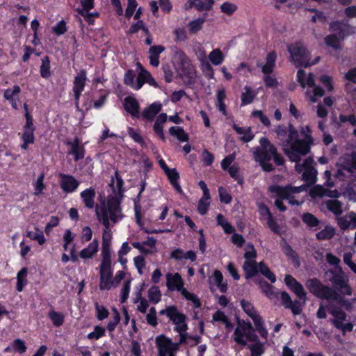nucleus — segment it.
<instances>
[{
    "label": "nucleus",
    "mask_w": 356,
    "mask_h": 356,
    "mask_svg": "<svg viewBox=\"0 0 356 356\" xmlns=\"http://www.w3.org/2000/svg\"><path fill=\"white\" fill-rule=\"evenodd\" d=\"M233 129L236 131V132L241 136V140L243 142L248 143L251 141L254 135L252 131V129L249 127H238L237 124H234L233 125Z\"/></svg>",
    "instance_id": "obj_34"
},
{
    "label": "nucleus",
    "mask_w": 356,
    "mask_h": 356,
    "mask_svg": "<svg viewBox=\"0 0 356 356\" xmlns=\"http://www.w3.org/2000/svg\"><path fill=\"white\" fill-rule=\"evenodd\" d=\"M330 29L337 33L332 34L325 38V43L337 49L339 47V41L349 33L350 27L346 24L338 22H333L330 24Z\"/></svg>",
    "instance_id": "obj_11"
},
{
    "label": "nucleus",
    "mask_w": 356,
    "mask_h": 356,
    "mask_svg": "<svg viewBox=\"0 0 356 356\" xmlns=\"http://www.w3.org/2000/svg\"><path fill=\"white\" fill-rule=\"evenodd\" d=\"M40 74L41 76L47 79L50 76V60L47 56H44L42 58V64L40 66Z\"/></svg>",
    "instance_id": "obj_51"
},
{
    "label": "nucleus",
    "mask_w": 356,
    "mask_h": 356,
    "mask_svg": "<svg viewBox=\"0 0 356 356\" xmlns=\"http://www.w3.org/2000/svg\"><path fill=\"white\" fill-rule=\"evenodd\" d=\"M81 197L84 205L88 209H93L95 207V191L92 188H88L83 191Z\"/></svg>",
    "instance_id": "obj_30"
},
{
    "label": "nucleus",
    "mask_w": 356,
    "mask_h": 356,
    "mask_svg": "<svg viewBox=\"0 0 356 356\" xmlns=\"http://www.w3.org/2000/svg\"><path fill=\"white\" fill-rule=\"evenodd\" d=\"M297 79L302 88L307 87L305 95L309 102L316 103L324 95L323 89L315 84L313 74L310 73L307 76L305 71L300 69L297 72Z\"/></svg>",
    "instance_id": "obj_5"
},
{
    "label": "nucleus",
    "mask_w": 356,
    "mask_h": 356,
    "mask_svg": "<svg viewBox=\"0 0 356 356\" xmlns=\"http://www.w3.org/2000/svg\"><path fill=\"white\" fill-rule=\"evenodd\" d=\"M190 3L199 10H207L212 7L213 0H190Z\"/></svg>",
    "instance_id": "obj_49"
},
{
    "label": "nucleus",
    "mask_w": 356,
    "mask_h": 356,
    "mask_svg": "<svg viewBox=\"0 0 356 356\" xmlns=\"http://www.w3.org/2000/svg\"><path fill=\"white\" fill-rule=\"evenodd\" d=\"M124 107L127 113L132 117L139 118V104L133 97L129 96L124 99Z\"/></svg>",
    "instance_id": "obj_25"
},
{
    "label": "nucleus",
    "mask_w": 356,
    "mask_h": 356,
    "mask_svg": "<svg viewBox=\"0 0 356 356\" xmlns=\"http://www.w3.org/2000/svg\"><path fill=\"white\" fill-rule=\"evenodd\" d=\"M209 206L210 196H202L198 202L197 211L200 214L204 215L207 213Z\"/></svg>",
    "instance_id": "obj_53"
},
{
    "label": "nucleus",
    "mask_w": 356,
    "mask_h": 356,
    "mask_svg": "<svg viewBox=\"0 0 356 356\" xmlns=\"http://www.w3.org/2000/svg\"><path fill=\"white\" fill-rule=\"evenodd\" d=\"M311 132L309 126L302 127L300 133L304 138L300 139L298 131L293 127H290L287 138L282 141L280 145L284 154L291 161H300L301 158L309 152L310 147L314 143Z\"/></svg>",
    "instance_id": "obj_1"
},
{
    "label": "nucleus",
    "mask_w": 356,
    "mask_h": 356,
    "mask_svg": "<svg viewBox=\"0 0 356 356\" xmlns=\"http://www.w3.org/2000/svg\"><path fill=\"white\" fill-rule=\"evenodd\" d=\"M252 321L254 323L255 330L259 332V334L263 339H266L268 336V332L265 327L264 321L263 318L260 316L257 318H254V319Z\"/></svg>",
    "instance_id": "obj_43"
},
{
    "label": "nucleus",
    "mask_w": 356,
    "mask_h": 356,
    "mask_svg": "<svg viewBox=\"0 0 356 356\" xmlns=\"http://www.w3.org/2000/svg\"><path fill=\"white\" fill-rule=\"evenodd\" d=\"M259 147L253 151L254 160L259 163L263 170L271 172L274 170L271 160L277 165H282L284 158L277 153L276 147L265 137L259 140Z\"/></svg>",
    "instance_id": "obj_2"
},
{
    "label": "nucleus",
    "mask_w": 356,
    "mask_h": 356,
    "mask_svg": "<svg viewBox=\"0 0 356 356\" xmlns=\"http://www.w3.org/2000/svg\"><path fill=\"white\" fill-rule=\"evenodd\" d=\"M336 165L337 170L335 176L339 179L356 172V150L341 156Z\"/></svg>",
    "instance_id": "obj_6"
},
{
    "label": "nucleus",
    "mask_w": 356,
    "mask_h": 356,
    "mask_svg": "<svg viewBox=\"0 0 356 356\" xmlns=\"http://www.w3.org/2000/svg\"><path fill=\"white\" fill-rule=\"evenodd\" d=\"M44 175L41 174L37 179L36 181L33 184L35 192V195H38L40 193H42V191L44 188Z\"/></svg>",
    "instance_id": "obj_64"
},
{
    "label": "nucleus",
    "mask_w": 356,
    "mask_h": 356,
    "mask_svg": "<svg viewBox=\"0 0 356 356\" xmlns=\"http://www.w3.org/2000/svg\"><path fill=\"white\" fill-rule=\"evenodd\" d=\"M243 90L244 91L241 95V106H245L252 103L257 94L256 91L248 86H245Z\"/></svg>",
    "instance_id": "obj_38"
},
{
    "label": "nucleus",
    "mask_w": 356,
    "mask_h": 356,
    "mask_svg": "<svg viewBox=\"0 0 356 356\" xmlns=\"http://www.w3.org/2000/svg\"><path fill=\"white\" fill-rule=\"evenodd\" d=\"M226 54H223L220 49L216 48L209 54L207 59L212 65L218 66L224 62Z\"/></svg>",
    "instance_id": "obj_33"
},
{
    "label": "nucleus",
    "mask_w": 356,
    "mask_h": 356,
    "mask_svg": "<svg viewBox=\"0 0 356 356\" xmlns=\"http://www.w3.org/2000/svg\"><path fill=\"white\" fill-rule=\"evenodd\" d=\"M306 286L312 293L321 299L338 300L337 294L334 290L330 287L323 285L316 279L309 280L306 282Z\"/></svg>",
    "instance_id": "obj_10"
},
{
    "label": "nucleus",
    "mask_w": 356,
    "mask_h": 356,
    "mask_svg": "<svg viewBox=\"0 0 356 356\" xmlns=\"http://www.w3.org/2000/svg\"><path fill=\"white\" fill-rule=\"evenodd\" d=\"M223 276L220 271L215 270L213 275L209 277L211 289L212 285H216L220 292L225 293L227 289L226 283L222 282Z\"/></svg>",
    "instance_id": "obj_29"
},
{
    "label": "nucleus",
    "mask_w": 356,
    "mask_h": 356,
    "mask_svg": "<svg viewBox=\"0 0 356 356\" xmlns=\"http://www.w3.org/2000/svg\"><path fill=\"white\" fill-rule=\"evenodd\" d=\"M139 30H143L146 34L149 33V30L142 20H138L136 23L133 24L129 30V33L133 34L137 33Z\"/></svg>",
    "instance_id": "obj_63"
},
{
    "label": "nucleus",
    "mask_w": 356,
    "mask_h": 356,
    "mask_svg": "<svg viewBox=\"0 0 356 356\" xmlns=\"http://www.w3.org/2000/svg\"><path fill=\"white\" fill-rule=\"evenodd\" d=\"M27 236L32 240L37 241L40 245L44 244L46 241L43 232L40 230L29 231L27 232Z\"/></svg>",
    "instance_id": "obj_55"
},
{
    "label": "nucleus",
    "mask_w": 356,
    "mask_h": 356,
    "mask_svg": "<svg viewBox=\"0 0 356 356\" xmlns=\"http://www.w3.org/2000/svg\"><path fill=\"white\" fill-rule=\"evenodd\" d=\"M257 337L253 332V327L250 321H239L234 333V341L242 346L248 341H254Z\"/></svg>",
    "instance_id": "obj_8"
},
{
    "label": "nucleus",
    "mask_w": 356,
    "mask_h": 356,
    "mask_svg": "<svg viewBox=\"0 0 356 356\" xmlns=\"http://www.w3.org/2000/svg\"><path fill=\"white\" fill-rule=\"evenodd\" d=\"M58 177L60 186L65 193H74L80 184V182L72 175L60 173Z\"/></svg>",
    "instance_id": "obj_19"
},
{
    "label": "nucleus",
    "mask_w": 356,
    "mask_h": 356,
    "mask_svg": "<svg viewBox=\"0 0 356 356\" xmlns=\"http://www.w3.org/2000/svg\"><path fill=\"white\" fill-rule=\"evenodd\" d=\"M334 234V229L331 226H326V227L318 232L316 236L318 239H328L332 238Z\"/></svg>",
    "instance_id": "obj_62"
},
{
    "label": "nucleus",
    "mask_w": 356,
    "mask_h": 356,
    "mask_svg": "<svg viewBox=\"0 0 356 356\" xmlns=\"http://www.w3.org/2000/svg\"><path fill=\"white\" fill-rule=\"evenodd\" d=\"M165 51V47L162 45H153L152 46L149 51V64L153 67H158L159 65L160 61L159 58L161 54H162Z\"/></svg>",
    "instance_id": "obj_27"
},
{
    "label": "nucleus",
    "mask_w": 356,
    "mask_h": 356,
    "mask_svg": "<svg viewBox=\"0 0 356 356\" xmlns=\"http://www.w3.org/2000/svg\"><path fill=\"white\" fill-rule=\"evenodd\" d=\"M243 269L245 273L247 279L256 275L259 272L268 279L272 283L275 282L276 277L270 271L268 267L264 263H256L254 261H245Z\"/></svg>",
    "instance_id": "obj_9"
},
{
    "label": "nucleus",
    "mask_w": 356,
    "mask_h": 356,
    "mask_svg": "<svg viewBox=\"0 0 356 356\" xmlns=\"http://www.w3.org/2000/svg\"><path fill=\"white\" fill-rule=\"evenodd\" d=\"M87 81L86 72L84 70H81L74 77L73 83V92L75 98V104H79V100L82 92L84 90Z\"/></svg>",
    "instance_id": "obj_21"
},
{
    "label": "nucleus",
    "mask_w": 356,
    "mask_h": 356,
    "mask_svg": "<svg viewBox=\"0 0 356 356\" xmlns=\"http://www.w3.org/2000/svg\"><path fill=\"white\" fill-rule=\"evenodd\" d=\"M288 51L291 60L296 66H310L316 63L320 59L319 57H316L314 62L310 63L309 53L301 44L288 46Z\"/></svg>",
    "instance_id": "obj_7"
},
{
    "label": "nucleus",
    "mask_w": 356,
    "mask_h": 356,
    "mask_svg": "<svg viewBox=\"0 0 356 356\" xmlns=\"http://www.w3.org/2000/svg\"><path fill=\"white\" fill-rule=\"evenodd\" d=\"M48 317L55 327H60L64 323L65 315L54 309H51L48 313Z\"/></svg>",
    "instance_id": "obj_40"
},
{
    "label": "nucleus",
    "mask_w": 356,
    "mask_h": 356,
    "mask_svg": "<svg viewBox=\"0 0 356 356\" xmlns=\"http://www.w3.org/2000/svg\"><path fill=\"white\" fill-rule=\"evenodd\" d=\"M21 89L18 86H14L13 88H8L5 90L3 92L4 98L8 101H11L15 98V96H17L20 92Z\"/></svg>",
    "instance_id": "obj_59"
},
{
    "label": "nucleus",
    "mask_w": 356,
    "mask_h": 356,
    "mask_svg": "<svg viewBox=\"0 0 356 356\" xmlns=\"http://www.w3.org/2000/svg\"><path fill=\"white\" fill-rule=\"evenodd\" d=\"M68 145L71 146V149L68 154L73 155L75 161H79L84 157V149L80 145L79 142L77 139L73 142L68 143Z\"/></svg>",
    "instance_id": "obj_35"
},
{
    "label": "nucleus",
    "mask_w": 356,
    "mask_h": 356,
    "mask_svg": "<svg viewBox=\"0 0 356 356\" xmlns=\"http://www.w3.org/2000/svg\"><path fill=\"white\" fill-rule=\"evenodd\" d=\"M35 127L33 125V120L31 115L26 112V123L22 128V131L19 134L21 140L22 141L20 145L23 149H27L29 145L34 143L35 136Z\"/></svg>",
    "instance_id": "obj_13"
},
{
    "label": "nucleus",
    "mask_w": 356,
    "mask_h": 356,
    "mask_svg": "<svg viewBox=\"0 0 356 356\" xmlns=\"http://www.w3.org/2000/svg\"><path fill=\"white\" fill-rule=\"evenodd\" d=\"M27 275L28 270L26 268H22L17 275V290L19 292H21L24 286L27 284Z\"/></svg>",
    "instance_id": "obj_45"
},
{
    "label": "nucleus",
    "mask_w": 356,
    "mask_h": 356,
    "mask_svg": "<svg viewBox=\"0 0 356 356\" xmlns=\"http://www.w3.org/2000/svg\"><path fill=\"white\" fill-rule=\"evenodd\" d=\"M330 312L333 316L332 323L337 328L341 330L343 333L352 331L353 325L350 323H346V315L341 309H332Z\"/></svg>",
    "instance_id": "obj_16"
},
{
    "label": "nucleus",
    "mask_w": 356,
    "mask_h": 356,
    "mask_svg": "<svg viewBox=\"0 0 356 356\" xmlns=\"http://www.w3.org/2000/svg\"><path fill=\"white\" fill-rule=\"evenodd\" d=\"M193 51L199 61L207 59L208 56L204 47L198 42L193 43Z\"/></svg>",
    "instance_id": "obj_46"
},
{
    "label": "nucleus",
    "mask_w": 356,
    "mask_h": 356,
    "mask_svg": "<svg viewBox=\"0 0 356 356\" xmlns=\"http://www.w3.org/2000/svg\"><path fill=\"white\" fill-rule=\"evenodd\" d=\"M112 312V319L107 324V329L109 332H113L120 321V315L118 311L115 308H113Z\"/></svg>",
    "instance_id": "obj_52"
},
{
    "label": "nucleus",
    "mask_w": 356,
    "mask_h": 356,
    "mask_svg": "<svg viewBox=\"0 0 356 356\" xmlns=\"http://www.w3.org/2000/svg\"><path fill=\"white\" fill-rule=\"evenodd\" d=\"M95 211L99 220L102 222H117L123 218L119 199L115 196L108 197L106 201H101L96 206Z\"/></svg>",
    "instance_id": "obj_4"
},
{
    "label": "nucleus",
    "mask_w": 356,
    "mask_h": 356,
    "mask_svg": "<svg viewBox=\"0 0 356 356\" xmlns=\"http://www.w3.org/2000/svg\"><path fill=\"white\" fill-rule=\"evenodd\" d=\"M161 293L158 286H152L148 291V298L154 304L158 303L161 300Z\"/></svg>",
    "instance_id": "obj_50"
},
{
    "label": "nucleus",
    "mask_w": 356,
    "mask_h": 356,
    "mask_svg": "<svg viewBox=\"0 0 356 356\" xmlns=\"http://www.w3.org/2000/svg\"><path fill=\"white\" fill-rule=\"evenodd\" d=\"M312 196L313 197H337L339 196V193L337 191H330L327 188H325L323 186L317 185L315 186L310 192Z\"/></svg>",
    "instance_id": "obj_32"
},
{
    "label": "nucleus",
    "mask_w": 356,
    "mask_h": 356,
    "mask_svg": "<svg viewBox=\"0 0 356 356\" xmlns=\"http://www.w3.org/2000/svg\"><path fill=\"white\" fill-rule=\"evenodd\" d=\"M161 104L159 102H155L143 110L141 116L145 120L152 122L155 116L161 111Z\"/></svg>",
    "instance_id": "obj_26"
},
{
    "label": "nucleus",
    "mask_w": 356,
    "mask_h": 356,
    "mask_svg": "<svg viewBox=\"0 0 356 356\" xmlns=\"http://www.w3.org/2000/svg\"><path fill=\"white\" fill-rule=\"evenodd\" d=\"M204 22V18H197L189 22L188 28L189 31L192 33H196L199 31H200L202 28V25Z\"/></svg>",
    "instance_id": "obj_56"
},
{
    "label": "nucleus",
    "mask_w": 356,
    "mask_h": 356,
    "mask_svg": "<svg viewBox=\"0 0 356 356\" xmlns=\"http://www.w3.org/2000/svg\"><path fill=\"white\" fill-rule=\"evenodd\" d=\"M181 295L191 302L193 308H199L201 306V302L197 296L194 293L189 292L186 289L183 290Z\"/></svg>",
    "instance_id": "obj_47"
},
{
    "label": "nucleus",
    "mask_w": 356,
    "mask_h": 356,
    "mask_svg": "<svg viewBox=\"0 0 356 356\" xmlns=\"http://www.w3.org/2000/svg\"><path fill=\"white\" fill-rule=\"evenodd\" d=\"M212 323L213 324L222 323L225 325V326L227 328H229L232 327V324L229 321L228 317L225 315V314L223 312L220 310H218L213 314Z\"/></svg>",
    "instance_id": "obj_42"
},
{
    "label": "nucleus",
    "mask_w": 356,
    "mask_h": 356,
    "mask_svg": "<svg viewBox=\"0 0 356 356\" xmlns=\"http://www.w3.org/2000/svg\"><path fill=\"white\" fill-rule=\"evenodd\" d=\"M257 284L259 287L262 290V291L265 293V295L270 299L273 300L277 298V293L273 286L268 284L266 282L259 280H257Z\"/></svg>",
    "instance_id": "obj_39"
},
{
    "label": "nucleus",
    "mask_w": 356,
    "mask_h": 356,
    "mask_svg": "<svg viewBox=\"0 0 356 356\" xmlns=\"http://www.w3.org/2000/svg\"><path fill=\"white\" fill-rule=\"evenodd\" d=\"M168 115L165 113L159 114L154 123L153 129L154 131L157 134L162 140H165V136L163 134V124L167 122Z\"/></svg>",
    "instance_id": "obj_31"
},
{
    "label": "nucleus",
    "mask_w": 356,
    "mask_h": 356,
    "mask_svg": "<svg viewBox=\"0 0 356 356\" xmlns=\"http://www.w3.org/2000/svg\"><path fill=\"white\" fill-rule=\"evenodd\" d=\"M299 161L296 162L295 168L298 173L302 172V178L306 181L312 182L314 181L316 175V170L313 167V160L310 158L306 159L302 164L298 163Z\"/></svg>",
    "instance_id": "obj_15"
},
{
    "label": "nucleus",
    "mask_w": 356,
    "mask_h": 356,
    "mask_svg": "<svg viewBox=\"0 0 356 356\" xmlns=\"http://www.w3.org/2000/svg\"><path fill=\"white\" fill-rule=\"evenodd\" d=\"M200 63L205 75L209 79L213 78V69L211 67L209 59H204V60L200 61Z\"/></svg>",
    "instance_id": "obj_61"
},
{
    "label": "nucleus",
    "mask_w": 356,
    "mask_h": 356,
    "mask_svg": "<svg viewBox=\"0 0 356 356\" xmlns=\"http://www.w3.org/2000/svg\"><path fill=\"white\" fill-rule=\"evenodd\" d=\"M307 189L306 185L297 187L291 185L285 187L273 185L268 188L269 191L275 197V205L282 211L286 210V207L283 205V200L287 201L291 205H300L303 203L304 199L300 196V193L306 191Z\"/></svg>",
    "instance_id": "obj_3"
},
{
    "label": "nucleus",
    "mask_w": 356,
    "mask_h": 356,
    "mask_svg": "<svg viewBox=\"0 0 356 356\" xmlns=\"http://www.w3.org/2000/svg\"><path fill=\"white\" fill-rule=\"evenodd\" d=\"M322 208L326 209L336 216L341 215L343 211V204L336 199L324 201L322 203Z\"/></svg>",
    "instance_id": "obj_24"
},
{
    "label": "nucleus",
    "mask_w": 356,
    "mask_h": 356,
    "mask_svg": "<svg viewBox=\"0 0 356 356\" xmlns=\"http://www.w3.org/2000/svg\"><path fill=\"white\" fill-rule=\"evenodd\" d=\"M141 79H140V71L136 77V73L134 70H128L124 76V83L131 87L132 89L138 90L142 88Z\"/></svg>",
    "instance_id": "obj_22"
},
{
    "label": "nucleus",
    "mask_w": 356,
    "mask_h": 356,
    "mask_svg": "<svg viewBox=\"0 0 356 356\" xmlns=\"http://www.w3.org/2000/svg\"><path fill=\"white\" fill-rule=\"evenodd\" d=\"M96 316L99 321H103L108 316V309L102 305L95 303Z\"/></svg>",
    "instance_id": "obj_58"
},
{
    "label": "nucleus",
    "mask_w": 356,
    "mask_h": 356,
    "mask_svg": "<svg viewBox=\"0 0 356 356\" xmlns=\"http://www.w3.org/2000/svg\"><path fill=\"white\" fill-rule=\"evenodd\" d=\"M169 133L170 134V135L176 137L181 142H185L188 140V136L187 134L181 127H172L169 129Z\"/></svg>",
    "instance_id": "obj_48"
},
{
    "label": "nucleus",
    "mask_w": 356,
    "mask_h": 356,
    "mask_svg": "<svg viewBox=\"0 0 356 356\" xmlns=\"http://www.w3.org/2000/svg\"><path fill=\"white\" fill-rule=\"evenodd\" d=\"M105 328L103 327H101L99 325H96L94 327V330L90 333L88 334L87 338L88 339H99V338L102 337L105 335Z\"/></svg>",
    "instance_id": "obj_57"
},
{
    "label": "nucleus",
    "mask_w": 356,
    "mask_h": 356,
    "mask_svg": "<svg viewBox=\"0 0 356 356\" xmlns=\"http://www.w3.org/2000/svg\"><path fill=\"white\" fill-rule=\"evenodd\" d=\"M277 55L275 52H270L266 57V63L260 65L264 74H270L274 69Z\"/></svg>",
    "instance_id": "obj_36"
},
{
    "label": "nucleus",
    "mask_w": 356,
    "mask_h": 356,
    "mask_svg": "<svg viewBox=\"0 0 356 356\" xmlns=\"http://www.w3.org/2000/svg\"><path fill=\"white\" fill-rule=\"evenodd\" d=\"M286 285L296 295L300 301L305 304L306 301V292L303 286L290 275H286L284 277Z\"/></svg>",
    "instance_id": "obj_20"
},
{
    "label": "nucleus",
    "mask_w": 356,
    "mask_h": 356,
    "mask_svg": "<svg viewBox=\"0 0 356 356\" xmlns=\"http://www.w3.org/2000/svg\"><path fill=\"white\" fill-rule=\"evenodd\" d=\"M166 286L170 291H179L180 293L183 292L184 288V282L181 276L178 273H168L165 275Z\"/></svg>",
    "instance_id": "obj_18"
},
{
    "label": "nucleus",
    "mask_w": 356,
    "mask_h": 356,
    "mask_svg": "<svg viewBox=\"0 0 356 356\" xmlns=\"http://www.w3.org/2000/svg\"><path fill=\"white\" fill-rule=\"evenodd\" d=\"M182 343H175L163 335L156 338V344L159 351V356H176V353L179 349V346Z\"/></svg>",
    "instance_id": "obj_12"
},
{
    "label": "nucleus",
    "mask_w": 356,
    "mask_h": 356,
    "mask_svg": "<svg viewBox=\"0 0 356 356\" xmlns=\"http://www.w3.org/2000/svg\"><path fill=\"white\" fill-rule=\"evenodd\" d=\"M137 67L138 70H140V79H141L142 82V86L144 85V83L146 82L149 83L150 86L156 87L157 83L154 79L152 77L151 74L147 71L140 63H137Z\"/></svg>",
    "instance_id": "obj_37"
},
{
    "label": "nucleus",
    "mask_w": 356,
    "mask_h": 356,
    "mask_svg": "<svg viewBox=\"0 0 356 356\" xmlns=\"http://www.w3.org/2000/svg\"><path fill=\"white\" fill-rule=\"evenodd\" d=\"M252 321L254 323L255 330L259 332V334L263 339H266L268 336V332L265 327L264 321L263 318L260 316L257 318H254V319Z\"/></svg>",
    "instance_id": "obj_44"
},
{
    "label": "nucleus",
    "mask_w": 356,
    "mask_h": 356,
    "mask_svg": "<svg viewBox=\"0 0 356 356\" xmlns=\"http://www.w3.org/2000/svg\"><path fill=\"white\" fill-rule=\"evenodd\" d=\"M241 306L244 312L253 321L257 317L260 316L257 311L254 309L252 304L247 300H242L241 301Z\"/></svg>",
    "instance_id": "obj_41"
},
{
    "label": "nucleus",
    "mask_w": 356,
    "mask_h": 356,
    "mask_svg": "<svg viewBox=\"0 0 356 356\" xmlns=\"http://www.w3.org/2000/svg\"><path fill=\"white\" fill-rule=\"evenodd\" d=\"M100 284L102 290H109L113 287L111 278L113 277V269L111 264H102L99 266Z\"/></svg>",
    "instance_id": "obj_17"
},
{
    "label": "nucleus",
    "mask_w": 356,
    "mask_h": 356,
    "mask_svg": "<svg viewBox=\"0 0 356 356\" xmlns=\"http://www.w3.org/2000/svg\"><path fill=\"white\" fill-rule=\"evenodd\" d=\"M129 136L137 143L140 144L141 146H145V143L144 141L143 138L141 136L140 134L135 130L132 127H128L127 129Z\"/></svg>",
    "instance_id": "obj_60"
},
{
    "label": "nucleus",
    "mask_w": 356,
    "mask_h": 356,
    "mask_svg": "<svg viewBox=\"0 0 356 356\" xmlns=\"http://www.w3.org/2000/svg\"><path fill=\"white\" fill-rule=\"evenodd\" d=\"M170 320L172 321L175 325V330L179 334L180 343H188V334L186 333L188 325L186 322V316L179 312L176 308L172 316L170 318Z\"/></svg>",
    "instance_id": "obj_14"
},
{
    "label": "nucleus",
    "mask_w": 356,
    "mask_h": 356,
    "mask_svg": "<svg viewBox=\"0 0 356 356\" xmlns=\"http://www.w3.org/2000/svg\"><path fill=\"white\" fill-rule=\"evenodd\" d=\"M99 250V241L94 239L86 248L79 252V256L82 259H92L97 253Z\"/></svg>",
    "instance_id": "obj_23"
},
{
    "label": "nucleus",
    "mask_w": 356,
    "mask_h": 356,
    "mask_svg": "<svg viewBox=\"0 0 356 356\" xmlns=\"http://www.w3.org/2000/svg\"><path fill=\"white\" fill-rule=\"evenodd\" d=\"M347 282L348 278L342 273L333 277V282L340 291L343 294L350 295L351 289L348 286Z\"/></svg>",
    "instance_id": "obj_28"
},
{
    "label": "nucleus",
    "mask_w": 356,
    "mask_h": 356,
    "mask_svg": "<svg viewBox=\"0 0 356 356\" xmlns=\"http://www.w3.org/2000/svg\"><path fill=\"white\" fill-rule=\"evenodd\" d=\"M13 351L22 354L26 352L27 347L25 341L20 339H16L12 342Z\"/></svg>",
    "instance_id": "obj_54"
}]
</instances>
